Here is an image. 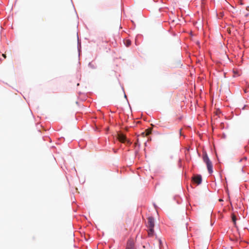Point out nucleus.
Listing matches in <instances>:
<instances>
[{
    "label": "nucleus",
    "instance_id": "nucleus-1",
    "mask_svg": "<svg viewBox=\"0 0 249 249\" xmlns=\"http://www.w3.org/2000/svg\"><path fill=\"white\" fill-rule=\"evenodd\" d=\"M203 160L204 162L206 163L207 167V169L208 172L210 174H212L213 172V165L212 162L210 161L209 159L208 155L206 152H203Z\"/></svg>",
    "mask_w": 249,
    "mask_h": 249
},
{
    "label": "nucleus",
    "instance_id": "nucleus-2",
    "mask_svg": "<svg viewBox=\"0 0 249 249\" xmlns=\"http://www.w3.org/2000/svg\"><path fill=\"white\" fill-rule=\"evenodd\" d=\"M154 219L152 217H149L147 219V227L150 229L154 228Z\"/></svg>",
    "mask_w": 249,
    "mask_h": 249
},
{
    "label": "nucleus",
    "instance_id": "nucleus-3",
    "mask_svg": "<svg viewBox=\"0 0 249 249\" xmlns=\"http://www.w3.org/2000/svg\"><path fill=\"white\" fill-rule=\"evenodd\" d=\"M117 139L118 140L124 143L126 141V136L122 133H119L117 134Z\"/></svg>",
    "mask_w": 249,
    "mask_h": 249
},
{
    "label": "nucleus",
    "instance_id": "nucleus-4",
    "mask_svg": "<svg viewBox=\"0 0 249 249\" xmlns=\"http://www.w3.org/2000/svg\"><path fill=\"white\" fill-rule=\"evenodd\" d=\"M194 181L197 184H200L202 181V178L200 175L194 176L193 178Z\"/></svg>",
    "mask_w": 249,
    "mask_h": 249
},
{
    "label": "nucleus",
    "instance_id": "nucleus-5",
    "mask_svg": "<svg viewBox=\"0 0 249 249\" xmlns=\"http://www.w3.org/2000/svg\"><path fill=\"white\" fill-rule=\"evenodd\" d=\"M126 249H135L134 244L132 240H129L127 243Z\"/></svg>",
    "mask_w": 249,
    "mask_h": 249
},
{
    "label": "nucleus",
    "instance_id": "nucleus-6",
    "mask_svg": "<svg viewBox=\"0 0 249 249\" xmlns=\"http://www.w3.org/2000/svg\"><path fill=\"white\" fill-rule=\"evenodd\" d=\"M154 229H150V228H149V230L148 231V236H153V234H154Z\"/></svg>",
    "mask_w": 249,
    "mask_h": 249
},
{
    "label": "nucleus",
    "instance_id": "nucleus-7",
    "mask_svg": "<svg viewBox=\"0 0 249 249\" xmlns=\"http://www.w3.org/2000/svg\"><path fill=\"white\" fill-rule=\"evenodd\" d=\"M231 217H232V221L233 222L234 225H236V217L235 215L233 213L232 214Z\"/></svg>",
    "mask_w": 249,
    "mask_h": 249
},
{
    "label": "nucleus",
    "instance_id": "nucleus-8",
    "mask_svg": "<svg viewBox=\"0 0 249 249\" xmlns=\"http://www.w3.org/2000/svg\"><path fill=\"white\" fill-rule=\"evenodd\" d=\"M124 43L126 46L128 47L131 44V41L128 39L125 40L124 41Z\"/></svg>",
    "mask_w": 249,
    "mask_h": 249
},
{
    "label": "nucleus",
    "instance_id": "nucleus-9",
    "mask_svg": "<svg viewBox=\"0 0 249 249\" xmlns=\"http://www.w3.org/2000/svg\"><path fill=\"white\" fill-rule=\"evenodd\" d=\"M151 131L150 130H146V135H149L151 133Z\"/></svg>",
    "mask_w": 249,
    "mask_h": 249
},
{
    "label": "nucleus",
    "instance_id": "nucleus-10",
    "mask_svg": "<svg viewBox=\"0 0 249 249\" xmlns=\"http://www.w3.org/2000/svg\"><path fill=\"white\" fill-rule=\"evenodd\" d=\"M2 56H3L4 58H6V54H2Z\"/></svg>",
    "mask_w": 249,
    "mask_h": 249
},
{
    "label": "nucleus",
    "instance_id": "nucleus-11",
    "mask_svg": "<svg viewBox=\"0 0 249 249\" xmlns=\"http://www.w3.org/2000/svg\"><path fill=\"white\" fill-rule=\"evenodd\" d=\"M240 3L241 4H243L242 0H240Z\"/></svg>",
    "mask_w": 249,
    "mask_h": 249
},
{
    "label": "nucleus",
    "instance_id": "nucleus-12",
    "mask_svg": "<svg viewBox=\"0 0 249 249\" xmlns=\"http://www.w3.org/2000/svg\"><path fill=\"white\" fill-rule=\"evenodd\" d=\"M246 9L247 10L249 11V7H247Z\"/></svg>",
    "mask_w": 249,
    "mask_h": 249
},
{
    "label": "nucleus",
    "instance_id": "nucleus-13",
    "mask_svg": "<svg viewBox=\"0 0 249 249\" xmlns=\"http://www.w3.org/2000/svg\"><path fill=\"white\" fill-rule=\"evenodd\" d=\"M138 144V140L137 141V142L135 143V144Z\"/></svg>",
    "mask_w": 249,
    "mask_h": 249
}]
</instances>
